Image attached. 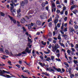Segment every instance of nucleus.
Returning <instances> with one entry per match:
<instances>
[{"instance_id":"338daca9","label":"nucleus","mask_w":78,"mask_h":78,"mask_svg":"<svg viewBox=\"0 0 78 78\" xmlns=\"http://www.w3.org/2000/svg\"><path fill=\"white\" fill-rule=\"evenodd\" d=\"M40 34H41V33H40V32H37L36 34V35H40Z\"/></svg>"},{"instance_id":"412c9836","label":"nucleus","mask_w":78,"mask_h":78,"mask_svg":"<svg viewBox=\"0 0 78 78\" xmlns=\"http://www.w3.org/2000/svg\"><path fill=\"white\" fill-rule=\"evenodd\" d=\"M44 15H41L40 16V18L41 19H44Z\"/></svg>"},{"instance_id":"5fc2aeb1","label":"nucleus","mask_w":78,"mask_h":78,"mask_svg":"<svg viewBox=\"0 0 78 78\" xmlns=\"http://www.w3.org/2000/svg\"><path fill=\"white\" fill-rule=\"evenodd\" d=\"M56 61H61V59H60L59 58L58 59L57 58H56Z\"/></svg>"},{"instance_id":"f03ea898","label":"nucleus","mask_w":78,"mask_h":78,"mask_svg":"<svg viewBox=\"0 0 78 78\" xmlns=\"http://www.w3.org/2000/svg\"><path fill=\"white\" fill-rule=\"evenodd\" d=\"M8 16L9 18H10V20H11V21H12V22H13L14 23H16V20L13 19L12 18V17L11 16L9 15Z\"/></svg>"},{"instance_id":"4be33fe9","label":"nucleus","mask_w":78,"mask_h":78,"mask_svg":"<svg viewBox=\"0 0 78 78\" xmlns=\"http://www.w3.org/2000/svg\"><path fill=\"white\" fill-rule=\"evenodd\" d=\"M64 64L67 67H69V64H68V63L67 62H64Z\"/></svg>"},{"instance_id":"c9c22d12","label":"nucleus","mask_w":78,"mask_h":78,"mask_svg":"<svg viewBox=\"0 0 78 78\" xmlns=\"http://www.w3.org/2000/svg\"><path fill=\"white\" fill-rule=\"evenodd\" d=\"M56 12L58 14H59V13H61V11L60 10H56Z\"/></svg>"},{"instance_id":"f8f14e48","label":"nucleus","mask_w":78,"mask_h":78,"mask_svg":"<svg viewBox=\"0 0 78 78\" xmlns=\"http://www.w3.org/2000/svg\"><path fill=\"white\" fill-rule=\"evenodd\" d=\"M55 70H56L57 72H60V73H62V71H61V69L60 68H56V69Z\"/></svg>"},{"instance_id":"603ef678","label":"nucleus","mask_w":78,"mask_h":78,"mask_svg":"<svg viewBox=\"0 0 78 78\" xmlns=\"http://www.w3.org/2000/svg\"><path fill=\"white\" fill-rule=\"evenodd\" d=\"M67 17H65L64 19V20H65V21H67Z\"/></svg>"},{"instance_id":"09e8293b","label":"nucleus","mask_w":78,"mask_h":78,"mask_svg":"<svg viewBox=\"0 0 78 78\" xmlns=\"http://www.w3.org/2000/svg\"><path fill=\"white\" fill-rule=\"evenodd\" d=\"M67 53H68V54H70V51L69 50H67Z\"/></svg>"},{"instance_id":"79ce46f5","label":"nucleus","mask_w":78,"mask_h":78,"mask_svg":"<svg viewBox=\"0 0 78 78\" xmlns=\"http://www.w3.org/2000/svg\"><path fill=\"white\" fill-rule=\"evenodd\" d=\"M73 8H74V6L73 5L71 6V8H70L71 10H72Z\"/></svg>"},{"instance_id":"a19ab883","label":"nucleus","mask_w":78,"mask_h":78,"mask_svg":"<svg viewBox=\"0 0 78 78\" xmlns=\"http://www.w3.org/2000/svg\"><path fill=\"white\" fill-rule=\"evenodd\" d=\"M28 41V43L27 44V45H29L30 44H31V43H31V41Z\"/></svg>"},{"instance_id":"1a4fd4ad","label":"nucleus","mask_w":78,"mask_h":78,"mask_svg":"<svg viewBox=\"0 0 78 78\" xmlns=\"http://www.w3.org/2000/svg\"><path fill=\"white\" fill-rule=\"evenodd\" d=\"M28 28L29 30H32V29H33V28H32V27H31V25L30 24L28 25Z\"/></svg>"},{"instance_id":"b1692460","label":"nucleus","mask_w":78,"mask_h":78,"mask_svg":"<svg viewBox=\"0 0 78 78\" xmlns=\"http://www.w3.org/2000/svg\"><path fill=\"white\" fill-rule=\"evenodd\" d=\"M52 20V18L51 17L48 20V22H50L51 21H51Z\"/></svg>"},{"instance_id":"6e6552de","label":"nucleus","mask_w":78,"mask_h":78,"mask_svg":"<svg viewBox=\"0 0 78 78\" xmlns=\"http://www.w3.org/2000/svg\"><path fill=\"white\" fill-rule=\"evenodd\" d=\"M55 31H53V36H55V34H58V30H55Z\"/></svg>"},{"instance_id":"0eeeda50","label":"nucleus","mask_w":78,"mask_h":78,"mask_svg":"<svg viewBox=\"0 0 78 78\" xmlns=\"http://www.w3.org/2000/svg\"><path fill=\"white\" fill-rule=\"evenodd\" d=\"M52 6L51 7L52 8V12H53V9H54V8H56L55 7V3H52Z\"/></svg>"},{"instance_id":"c756f323","label":"nucleus","mask_w":78,"mask_h":78,"mask_svg":"<svg viewBox=\"0 0 78 78\" xmlns=\"http://www.w3.org/2000/svg\"><path fill=\"white\" fill-rule=\"evenodd\" d=\"M18 15L17 17H20L21 16V14L20 13H17Z\"/></svg>"},{"instance_id":"7c9ffc66","label":"nucleus","mask_w":78,"mask_h":78,"mask_svg":"<svg viewBox=\"0 0 78 78\" xmlns=\"http://www.w3.org/2000/svg\"><path fill=\"white\" fill-rule=\"evenodd\" d=\"M59 44L60 45H61V46H62V47H65V45L63 44V43H60Z\"/></svg>"},{"instance_id":"6e6d98bb","label":"nucleus","mask_w":78,"mask_h":78,"mask_svg":"<svg viewBox=\"0 0 78 78\" xmlns=\"http://www.w3.org/2000/svg\"><path fill=\"white\" fill-rule=\"evenodd\" d=\"M23 29L24 31H26V29L25 27H23Z\"/></svg>"},{"instance_id":"dca6fc26","label":"nucleus","mask_w":78,"mask_h":78,"mask_svg":"<svg viewBox=\"0 0 78 78\" xmlns=\"http://www.w3.org/2000/svg\"><path fill=\"white\" fill-rule=\"evenodd\" d=\"M39 64L41 67H44V66H45V64L44 63H41V62L39 63Z\"/></svg>"},{"instance_id":"8fccbe9b","label":"nucleus","mask_w":78,"mask_h":78,"mask_svg":"<svg viewBox=\"0 0 78 78\" xmlns=\"http://www.w3.org/2000/svg\"><path fill=\"white\" fill-rule=\"evenodd\" d=\"M40 58L41 59H42V60L43 59H44V57H43V56H42V55H41L40 56Z\"/></svg>"},{"instance_id":"bb28decb","label":"nucleus","mask_w":78,"mask_h":78,"mask_svg":"<svg viewBox=\"0 0 78 78\" xmlns=\"http://www.w3.org/2000/svg\"><path fill=\"white\" fill-rule=\"evenodd\" d=\"M41 44L43 45H46V42H44L43 41H41Z\"/></svg>"},{"instance_id":"58836bf2","label":"nucleus","mask_w":78,"mask_h":78,"mask_svg":"<svg viewBox=\"0 0 78 78\" xmlns=\"http://www.w3.org/2000/svg\"><path fill=\"white\" fill-rule=\"evenodd\" d=\"M75 76L76 78H78V73H76L75 74Z\"/></svg>"},{"instance_id":"2f4dec72","label":"nucleus","mask_w":78,"mask_h":78,"mask_svg":"<svg viewBox=\"0 0 78 78\" xmlns=\"http://www.w3.org/2000/svg\"><path fill=\"white\" fill-rule=\"evenodd\" d=\"M47 61H51V59L50 57H48L47 59H46Z\"/></svg>"},{"instance_id":"774afa93","label":"nucleus","mask_w":78,"mask_h":78,"mask_svg":"<svg viewBox=\"0 0 78 78\" xmlns=\"http://www.w3.org/2000/svg\"><path fill=\"white\" fill-rule=\"evenodd\" d=\"M56 53H59V49H57L56 51Z\"/></svg>"},{"instance_id":"5701e85b","label":"nucleus","mask_w":78,"mask_h":78,"mask_svg":"<svg viewBox=\"0 0 78 78\" xmlns=\"http://www.w3.org/2000/svg\"><path fill=\"white\" fill-rule=\"evenodd\" d=\"M21 11V9H19L17 10V13H20Z\"/></svg>"},{"instance_id":"13d9d810","label":"nucleus","mask_w":78,"mask_h":78,"mask_svg":"<svg viewBox=\"0 0 78 78\" xmlns=\"http://www.w3.org/2000/svg\"><path fill=\"white\" fill-rule=\"evenodd\" d=\"M25 17H26V18H27V19H28V20L30 19V17H29L28 16H25Z\"/></svg>"},{"instance_id":"4468645a","label":"nucleus","mask_w":78,"mask_h":78,"mask_svg":"<svg viewBox=\"0 0 78 78\" xmlns=\"http://www.w3.org/2000/svg\"><path fill=\"white\" fill-rule=\"evenodd\" d=\"M52 51L53 52H55L57 49L55 47H53V46H52Z\"/></svg>"},{"instance_id":"7ed1b4c3","label":"nucleus","mask_w":78,"mask_h":78,"mask_svg":"<svg viewBox=\"0 0 78 78\" xmlns=\"http://www.w3.org/2000/svg\"><path fill=\"white\" fill-rule=\"evenodd\" d=\"M10 5L11 6L10 7V11L11 12H13V11H12V10L14 9V5H13V4H10Z\"/></svg>"},{"instance_id":"cd10ccee","label":"nucleus","mask_w":78,"mask_h":78,"mask_svg":"<svg viewBox=\"0 0 78 78\" xmlns=\"http://www.w3.org/2000/svg\"><path fill=\"white\" fill-rule=\"evenodd\" d=\"M32 53L33 54V56H36V54H35L34 51V50L32 51Z\"/></svg>"},{"instance_id":"ddd939ff","label":"nucleus","mask_w":78,"mask_h":78,"mask_svg":"<svg viewBox=\"0 0 78 78\" xmlns=\"http://www.w3.org/2000/svg\"><path fill=\"white\" fill-rule=\"evenodd\" d=\"M46 5V3L45 2H43L42 3L41 5L42 6V8H43V9H44L45 8H44V7L45 6V5Z\"/></svg>"},{"instance_id":"a211bd4d","label":"nucleus","mask_w":78,"mask_h":78,"mask_svg":"<svg viewBox=\"0 0 78 78\" xmlns=\"http://www.w3.org/2000/svg\"><path fill=\"white\" fill-rule=\"evenodd\" d=\"M21 55H22V53H19L18 54H15L14 56H20Z\"/></svg>"},{"instance_id":"e433bc0d","label":"nucleus","mask_w":78,"mask_h":78,"mask_svg":"<svg viewBox=\"0 0 78 78\" xmlns=\"http://www.w3.org/2000/svg\"><path fill=\"white\" fill-rule=\"evenodd\" d=\"M49 72H55V70L53 69H50V70H49Z\"/></svg>"},{"instance_id":"e2e57ef3","label":"nucleus","mask_w":78,"mask_h":78,"mask_svg":"<svg viewBox=\"0 0 78 78\" xmlns=\"http://www.w3.org/2000/svg\"><path fill=\"white\" fill-rule=\"evenodd\" d=\"M71 50L73 51H75V50L74 49V48H71Z\"/></svg>"},{"instance_id":"4d7b16f0","label":"nucleus","mask_w":78,"mask_h":78,"mask_svg":"<svg viewBox=\"0 0 78 78\" xmlns=\"http://www.w3.org/2000/svg\"><path fill=\"white\" fill-rule=\"evenodd\" d=\"M24 2L25 3H26V4H27L28 3V0H24Z\"/></svg>"},{"instance_id":"f704fd0d","label":"nucleus","mask_w":78,"mask_h":78,"mask_svg":"<svg viewBox=\"0 0 78 78\" xmlns=\"http://www.w3.org/2000/svg\"><path fill=\"white\" fill-rule=\"evenodd\" d=\"M65 56L67 60V61H69V59H68V58H67V55L66 54V53L65 54Z\"/></svg>"},{"instance_id":"2eb2a0df","label":"nucleus","mask_w":78,"mask_h":78,"mask_svg":"<svg viewBox=\"0 0 78 78\" xmlns=\"http://www.w3.org/2000/svg\"><path fill=\"white\" fill-rule=\"evenodd\" d=\"M20 5L22 6H23L25 5V3L23 1H22L20 2Z\"/></svg>"},{"instance_id":"72a5a7b5","label":"nucleus","mask_w":78,"mask_h":78,"mask_svg":"<svg viewBox=\"0 0 78 78\" xmlns=\"http://www.w3.org/2000/svg\"><path fill=\"white\" fill-rule=\"evenodd\" d=\"M74 62L75 64H78V61L75 60H74Z\"/></svg>"},{"instance_id":"ea45409f","label":"nucleus","mask_w":78,"mask_h":78,"mask_svg":"<svg viewBox=\"0 0 78 78\" xmlns=\"http://www.w3.org/2000/svg\"><path fill=\"white\" fill-rule=\"evenodd\" d=\"M78 12V11L77 10H74L73 12L74 13V14H76V12Z\"/></svg>"},{"instance_id":"f257e3e1","label":"nucleus","mask_w":78,"mask_h":78,"mask_svg":"<svg viewBox=\"0 0 78 78\" xmlns=\"http://www.w3.org/2000/svg\"><path fill=\"white\" fill-rule=\"evenodd\" d=\"M5 73H10V72L9 71H6L4 70H3L2 71V70L0 69V76H4V77H5V78H12V76H10L9 75H8L6 74L5 75L3 74H5Z\"/></svg>"},{"instance_id":"3c124183","label":"nucleus","mask_w":78,"mask_h":78,"mask_svg":"<svg viewBox=\"0 0 78 78\" xmlns=\"http://www.w3.org/2000/svg\"><path fill=\"white\" fill-rule=\"evenodd\" d=\"M48 26L49 27H51V22H50Z\"/></svg>"},{"instance_id":"6ab92c4d","label":"nucleus","mask_w":78,"mask_h":78,"mask_svg":"<svg viewBox=\"0 0 78 78\" xmlns=\"http://www.w3.org/2000/svg\"><path fill=\"white\" fill-rule=\"evenodd\" d=\"M55 47L57 48V49H58V48L60 47L59 45H58V44H55Z\"/></svg>"},{"instance_id":"20e7f679","label":"nucleus","mask_w":78,"mask_h":78,"mask_svg":"<svg viewBox=\"0 0 78 78\" xmlns=\"http://www.w3.org/2000/svg\"><path fill=\"white\" fill-rule=\"evenodd\" d=\"M25 51L28 53H31V50H29V48L27 47L26 49L25 50Z\"/></svg>"},{"instance_id":"864d4df0","label":"nucleus","mask_w":78,"mask_h":78,"mask_svg":"<svg viewBox=\"0 0 78 78\" xmlns=\"http://www.w3.org/2000/svg\"><path fill=\"white\" fill-rule=\"evenodd\" d=\"M13 5H14V6L16 7V6L18 5H19V3H18L17 4H15L14 3H13Z\"/></svg>"},{"instance_id":"a878e982","label":"nucleus","mask_w":78,"mask_h":78,"mask_svg":"<svg viewBox=\"0 0 78 78\" xmlns=\"http://www.w3.org/2000/svg\"><path fill=\"white\" fill-rule=\"evenodd\" d=\"M17 0H11V2L13 4L14 2H17Z\"/></svg>"},{"instance_id":"680f3d73","label":"nucleus","mask_w":78,"mask_h":78,"mask_svg":"<svg viewBox=\"0 0 78 78\" xmlns=\"http://www.w3.org/2000/svg\"><path fill=\"white\" fill-rule=\"evenodd\" d=\"M23 72H28V70H23Z\"/></svg>"},{"instance_id":"c03bdc74","label":"nucleus","mask_w":78,"mask_h":78,"mask_svg":"<svg viewBox=\"0 0 78 78\" xmlns=\"http://www.w3.org/2000/svg\"><path fill=\"white\" fill-rule=\"evenodd\" d=\"M54 30H58V27H57L56 25H55V27Z\"/></svg>"},{"instance_id":"de8ad7c7","label":"nucleus","mask_w":78,"mask_h":78,"mask_svg":"<svg viewBox=\"0 0 78 78\" xmlns=\"http://www.w3.org/2000/svg\"><path fill=\"white\" fill-rule=\"evenodd\" d=\"M56 3H57V4H58V5H59V4H60V3H59V1H57Z\"/></svg>"},{"instance_id":"9d476101","label":"nucleus","mask_w":78,"mask_h":78,"mask_svg":"<svg viewBox=\"0 0 78 78\" xmlns=\"http://www.w3.org/2000/svg\"><path fill=\"white\" fill-rule=\"evenodd\" d=\"M62 37H64L65 39H68V36L66 34H64V35H62Z\"/></svg>"},{"instance_id":"a18cd8bd","label":"nucleus","mask_w":78,"mask_h":78,"mask_svg":"<svg viewBox=\"0 0 78 78\" xmlns=\"http://www.w3.org/2000/svg\"><path fill=\"white\" fill-rule=\"evenodd\" d=\"M75 47V48H76V50H77V49H78V44H76Z\"/></svg>"},{"instance_id":"473e14b6","label":"nucleus","mask_w":78,"mask_h":78,"mask_svg":"<svg viewBox=\"0 0 78 78\" xmlns=\"http://www.w3.org/2000/svg\"><path fill=\"white\" fill-rule=\"evenodd\" d=\"M0 15L1 16H5V14L2 12H1Z\"/></svg>"},{"instance_id":"49530a36","label":"nucleus","mask_w":78,"mask_h":78,"mask_svg":"<svg viewBox=\"0 0 78 78\" xmlns=\"http://www.w3.org/2000/svg\"><path fill=\"white\" fill-rule=\"evenodd\" d=\"M75 29L76 30H77L78 29V26L76 25V26H75Z\"/></svg>"},{"instance_id":"393cba45","label":"nucleus","mask_w":78,"mask_h":78,"mask_svg":"<svg viewBox=\"0 0 78 78\" xmlns=\"http://www.w3.org/2000/svg\"><path fill=\"white\" fill-rule=\"evenodd\" d=\"M68 72H69V74H71L72 72H71V68H69V69H68Z\"/></svg>"},{"instance_id":"0e129e2a","label":"nucleus","mask_w":78,"mask_h":78,"mask_svg":"<svg viewBox=\"0 0 78 78\" xmlns=\"http://www.w3.org/2000/svg\"><path fill=\"white\" fill-rule=\"evenodd\" d=\"M70 45H71V47H73L74 45H73V44L72 43H70Z\"/></svg>"},{"instance_id":"9b49d317","label":"nucleus","mask_w":78,"mask_h":78,"mask_svg":"<svg viewBox=\"0 0 78 78\" xmlns=\"http://www.w3.org/2000/svg\"><path fill=\"white\" fill-rule=\"evenodd\" d=\"M36 23L38 25H42V23H41V22L39 20L37 21Z\"/></svg>"},{"instance_id":"052dcab7","label":"nucleus","mask_w":78,"mask_h":78,"mask_svg":"<svg viewBox=\"0 0 78 78\" xmlns=\"http://www.w3.org/2000/svg\"><path fill=\"white\" fill-rule=\"evenodd\" d=\"M16 66H17V67L18 68H20V66L19 65H16Z\"/></svg>"},{"instance_id":"39448f33","label":"nucleus","mask_w":78,"mask_h":78,"mask_svg":"<svg viewBox=\"0 0 78 78\" xmlns=\"http://www.w3.org/2000/svg\"><path fill=\"white\" fill-rule=\"evenodd\" d=\"M23 19L21 20L20 22L22 23H24L26 22V20L24 17H23Z\"/></svg>"},{"instance_id":"69168bd1","label":"nucleus","mask_w":78,"mask_h":78,"mask_svg":"<svg viewBox=\"0 0 78 78\" xmlns=\"http://www.w3.org/2000/svg\"><path fill=\"white\" fill-rule=\"evenodd\" d=\"M57 56L58 58H59L60 56V54H57Z\"/></svg>"},{"instance_id":"aec40b11","label":"nucleus","mask_w":78,"mask_h":78,"mask_svg":"<svg viewBox=\"0 0 78 78\" xmlns=\"http://www.w3.org/2000/svg\"><path fill=\"white\" fill-rule=\"evenodd\" d=\"M57 38L58 39V40H61V35L60 34H59L57 37Z\"/></svg>"},{"instance_id":"423d86ee","label":"nucleus","mask_w":78,"mask_h":78,"mask_svg":"<svg viewBox=\"0 0 78 78\" xmlns=\"http://www.w3.org/2000/svg\"><path fill=\"white\" fill-rule=\"evenodd\" d=\"M54 22L55 23V25H56V23H57V22H58V18H57V17H55Z\"/></svg>"},{"instance_id":"f3484780","label":"nucleus","mask_w":78,"mask_h":78,"mask_svg":"<svg viewBox=\"0 0 78 78\" xmlns=\"http://www.w3.org/2000/svg\"><path fill=\"white\" fill-rule=\"evenodd\" d=\"M70 31V34H71V33H73V32L74 31L75 32V30L73 29V28L71 29L70 30H69Z\"/></svg>"},{"instance_id":"bf43d9fd","label":"nucleus","mask_w":78,"mask_h":78,"mask_svg":"<svg viewBox=\"0 0 78 78\" xmlns=\"http://www.w3.org/2000/svg\"><path fill=\"white\" fill-rule=\"evenodd\" d=\"M5 52L7 53V54H9V51L8 50H5Z\"/></svg>"},{"instance_id":"37998d69","label":"nucleus","mask_w":78,"mask_h":78,"mask_svg":"<svg viewBox=\"0 0 78 78\" xmlns=\"http://www.w3.org/2000/svg\"><path fill=\"white\" fill-rule=\"evenodd\" d=\"M54 56H52L51 57V60H52V61H53L54 60Z\"/></svg>"},{"instance_id":"c85d7f7f","label":"nucleus","mask_w":78,"mask_h":78,"mask_svg":"<svg viewBox=\"0 0 78 78\" xmlns=\"http://www.w3.org/2000/svg\"><path fill=\"white\" fill-rule=\"evenodd\" d=\"M21 54L22 55H27V53H26V51H23L21 52Z\"/></svg>"},{"instance_id":"4c0bfd02","label":"nucleus","mask_w":78,"mask_h":78,"mask_svg":"<svg viewBox=\"0 0 78 78\" xmlns=\"http://www.w3.org/2000/svg\"><path fill=\"white\" fill-rule=\"evenodd\" d=\"M8 63L10 66H12V64H11V62L9 60V61L8 62Z\"/></svg>"}]
</instances>
